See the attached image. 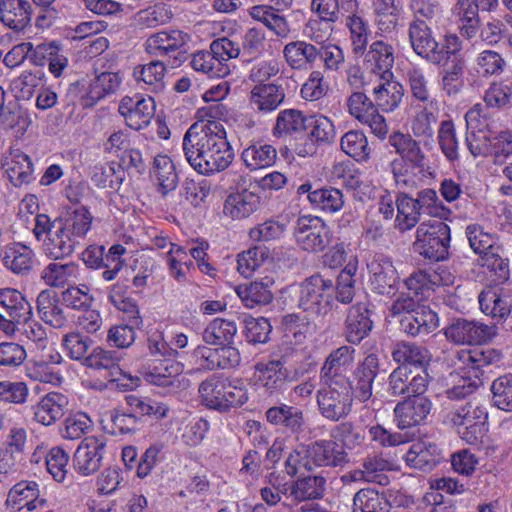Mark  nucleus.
I'll use <instances>...</instances> for the list:
<instances>
[{
  "label": "nucleus",
  "mask_w": 512,
  "mask_h": 512,
  "mask_svg": "<svg viewBox=\"0 0 512 512\" xmlns=\"http://www.w3.org/2000/svg\"><path fill=\"white\" fill-rule=\"evenodd\" d=\"M369 282L373 292L379 295H394L399 276L390 258L376 254L367 264Z\"/></svg>",
  "instance_id": "obj_13"
},
{
  "label": "nucleus",
  "mask_w": 512,
  "mask_h": 512,
  "mask_svg": "<svg viewBox=\"0 0 512 512\" xmlns=\"http://www.w3.org/2000/svg\"><path fill=\"white\" fill-rule=\"evenodd\" d=\"M7 502L19 511H33L46 504V500L39 498L38 484L33 481H21L9 491Z\"/></svg>",
  "instance_id": "obj_27"
},
{
  "label": "nucleus",
  "mask_w": 512,
  "mask_h": 512,
  "mask_svg": "<svg viewBox=\"0 0 512 512\" xmlns=\"http://www.w3.org/2000/svg\"><path fill=\"white\" fill-rule=\"evenodd\" d=\"M266 281H254L248 286H239L237 294L247 308H254L258 305H267L273 299V293L270 286L274 281L266 278Z\"/></svg>",
  "instance_id": "obj_42"
},
{
  "label": "nucleus",
  "mask_w": 512,
  "mask_h": 512,
  "mask_svg": "<svg viewBox=\"0 0 512 512\" xmlns=\"http://www.w3.org/2000/svg\"><path fill=\"white\" fill-rule=\"evenodd\" d=\"M150 173L157 181L158 189L163 196L176 189L178 176L172 160L167 155L154 157Z\"/></svg>",
  "instance_id": "obj_40"
},
{
  "label": "nucleus",
  "mask_w": 512,
  "mask_h": 512,
  "mask_svg": "<svg viewBox=\"0 0 512 512\" xmlns=\"http://www.w3.org/2000/svg\"><path fill=\"white\" fill-rule=\"evenodd\" d=\"M198 392L203 405L219 412L241 407L248 400L247 390L243 386L235 385L219 374L202 381Z\"/></svg>",
  "instance_id": "obj_5"
},
{
  "label": "nucleus",
  "mask_w": 512,
  "mask_h": 512,
  "mask_svg": "<svg viewBox=\"0 0 512 512\" xmlns=\"http://www.w3.org/2000/svg\"><path fill=\"white\" fill-rule=\"evenodd\" d=\"M93 340L80 334L79 332H71L64 335L62 346L72 360L82 361L89 355L88 351L93 345Z\"/></svg>",
  "instance_id": "obj_62"
},
{
  "label": "nucleus",
  "mask_w": 512,
  "mask_h": 512,
  "mask_svg": "<svg viewBox=\"0 0 512 512\" xmlns=\"http://www.w3.org/2000/svg\"><path fill=\"white\" fill-rule=\"evenodd\" d=\"M355 352V348L347 345L331 351L320 368V380L323 383L350 384L347 373L353 366Z\"/></svg>",
  "instance_id": "obj_11"
},
{
  "label": "nucleus",
  "mask_w": 512,
  "mask_h": 512,
  "mask_svg": "<svg viewBox=\"0 0 512 512\" xmlns=\"http://www.w3.org/2000/svg\"><path fill=\"white\" fill-rule=\"evenodd\" d=\"M260 205V196L243 189L227 196L223 212L232 219H243L253 214Z\"/></svg>",
  "instance_id": "obj_30"
},
{
  "label": "nucleus",
  "mask_w": 512,
  "mask_h": 512,
  "mask_svg": "<svg viewBox=\"0 0 512 512\" xmlns=\"http://www.w3.org/2000/svg\"><path fill=\"white\" fill-rule=\"evenodd\" d=\"M307 119L302 112L294 109L281 111L273 128V135L285 137L302 134L307 128Z\"/></svg>",
  "instance_id": "obj_46"
},
{
  "label": "nucleus",
  "mask_w": 512,
  "mask_h": 512,
  "mask_svg": "<svg viewBox=\"0 0 512 512\" xmlns=\"http://www.w3.org/2000/svg\"><path fill=\"white\" fill-rule=\"evenodd\" d=\"M432 402L425 396L410 395L394 408L395 420L400 429L422 423L430 414Z\"/></svg>",
  "instance_id": "obj_16"
},
{
  "label": "nucleus",
  "mask_w": 512,
  "mask_h": 512,
  "mask_svg": "<svg viewBox=\"0 0 512 512\" xmlns=\"http://www.w3.org/2000/svg\"><path fill=\"white\" fill-rule=\"evenodd\" d=\"M126 124L134 130H140L146 127L155 113V103L152 97L136 96V102L133 110H128Z\"/></svg>",
  "instance_id": "obj_52"
},
{
  "label": "nucleus",
  "mask_w": 512,
  "mask_h": 512,
  "mask_svg": "<svg viewBox=\"0 0 512 512\" xmlns=\"http://www.w3.org/2000/svg\"><path fill=\"white\" fill-rule=\"evenodd\" d=\"M219 346V348L198 346L194 350V355L203 361L201 366L208 370L237 367L241 361L238 349L230 344Z\"/></svg>",
  "instance_id": "obj_18"
},
{
  "label": "nucleus",
  "mask_w": 512,
  "mask_h": 512,
  "mask_svg": "<svg viewBox=\"0 0 512 512\" xmlns=\"http://www.w3.org/2000/svg\"><path fill=\"white\" fill-rule=\"evenodd\" d=\"M285 99L281 85L273 83L258 84L250 92V105L254 110L268 113L277 109Z\"/></svg>",
  "instance_id": "obj_29"
},
{
  "label": "nucleus",
  "mask_w": 512,
  "mask_h": 512,
  "mask_svg": "<svg viewBox=\"0 0 512 512\" xmlns=\"http://www.w3.org/2000/svg\"><path fill=\"white\" fill-rule=\"evenodd\" d=\"M415 200L421 215L427 214L441 220L447 218L450 214V210L443 205L437 192L433 189H424L418 192Z\"/></svg>",
  "instance_id": "obj_60"
},
{
  "label": "nucleus",
  "mask_w": 512,
  "mask_h": 512,
  "mask_svg": "<svg viewBox=\"0 0 512 512\" xmlns=\"http://www.w3.org/2000/svg\"><path fill=\"white\" fill-rule=\"evenodd\" d=\"M112 423L111 433L114 435L132 434L139 430L140 421L137 416L131 414L123 404L118 405L108 412Z\"/></svg>",
  "instance_id": "obj_53"
},
{
  "label": "nucleus",
  "mask_w": 512,
  "mask_h": 512,
  "mask_svg": "<svg viewBox=\"0 0 512 512\" xmlns=\"http://www.w3.org/2000/svg\"><path fill=\"white\" fill-rule=\"evenodd\" d=\"M66 405L67 398L63 394L48 393L33 406L34 419L42 425L50 426L64 415Z\"/></svg>",
  "instance_id": "obj_32"
},
{
  "label": "nucleus",
  "mask_w": 512,
  "mask_h": 512,
  "mask_svg": "<svg viewBox=\"0 0 512 512\" xmlns=\"http://www.w3.org/2000/svg\"><path fill=\"white\" fill-rule=\"evenodd\" d=\"M78 274V265L74 262L57 263L53 262L47 265L42 271V279L52 287H62Z\"/></svg>",
  "instance_id": "obj_51"
},
{
  "label": "nucleus",
  "mask_w": 512,
  "mask_h": 512,
  "mask_svg": "<svg viewBox=\"0 0 512 512\" xmlns=\"http://www.w3.org/2000/svg\"><path fill=\"white\" fill-rule=\"evenodd\" d=\"M326 479L322 475L299 478L291 487V495L298 501L323 498Z\"/></svg>",
  "instance_id": "obj_45"
},
{
  "label": "nucleus",
  "mask_w": 512,
  "mask_h": 512,
  "mask_svg": "<svg viewBox=\"0 0 512 512\" xmlns=\"http://www.w3.org/2000/svg\"><path fill=\"white\" fill-rule=\"evenodd\" d=\"M408 37L412 50L427 62L444 66L452 55L462 50V41L456 34H446L443 42L439 43L432 29L424 19H414L408 27Z\"/></svg>",
  "instance_id": "obj_2"
},
{
  "label": "nucleus",
  "mask_w": 512,
  "mask_h": 512,
  "mask_svg": "<svg viewBox=\"0 0 512 512\" xmlns=\"http://www.w3.org/2000/svg\"><path fill=\"white\" fill-rule=\"evenodd\" d=\"M32 15L33 7L28 0H0V22L15 32L30 26Z\"/></svg>",
  "instance_id": "obj_21"
},
{
  "label": "nucleus",
  "mask_w": 512,
  "mask_h": 512,
  "mask_svg": "<svg viewBox=\"0 0 512 512\" xmlns=\"http://www.w3.org/2000/svg\"><path fill=\"white\" fill-rule=\"evenodd\" d=\"M392 358L400 366L411 365L416 368H424L429 364L431 355L429 351L416 343L401 341L394 345Z\"/></svg>",
  "instance_id": "obj_36"
},
{
  "label": "nucleus",
  "mask_w": 512,
  "mask_h": 512,
  "mask_svg": "<svg viewBox=\"0 0 512 512\" xmlns=\"http://www.w3.org/2000/svg\"><path fill=\"white\" fill-rule=\"evenodd\" d=\"M341 149L356 161H366L369 158L370 149L364 133L349 131L341 138Z\"/></svg>",
  "instance_id": "obj_59"
},
{
  "label": "nucleus",
  "mask_w": 512,
  "mask_h": 512,
  "mask_svg": "<svg viewBox=\"0 0 512 512\" xmlns=\"http://www.w3.org/2000/svg\"><path fill=\"white\" fill-rule=\"evenodd\" d=\"M306 448L309 471L343 467L348 462L344 448L333 440H317L306 445Z\"/></svg>",
  "instance_id": "obj_12"
},
{
  "label": "nucleus",
  "mask_w": 512,
  "mask_h": 512,
  "mask_svg": "<svg viewBox=\"0 0 512 512\" xmlns=\"http://www.w3.org/2000/svg\"><path fill=\"white\" fill-rule=\"evenodd\" d=\"M397 206V222L401 230H409L414 227L421 216V212L417 209L416 200L406 194H400L396 201Z\"/></svg>",
  "instance_id": "obj_58"
},
{
  "label": "nucleus",
  "mask_w": 512,
  "mask_h": 512,
  "mask_svg": "<svg viewBox=\"0 0 512 512\" xmlns=\"http://www.w3.org/2000/svg\"><path fill=\"white\" fill-rule=\"evenodd\" d=\"M298 246L308 252L323 251L330 244V231L319 217L301 216L294 226Z\"/></svg>",
  "instance_id": "obj_10"
},
{
  "label": "nucleus",
  "mask_w": 512,
  "mask_h": 512,
  "mask_svg": "<svg viewBox=\"0 0 512 512\" xmlns=\"http://www.w3.org/2000/svg\"><path fill=\"white\" fill-rule=\"evenodd\" d=\"M400 330L410 337H424L439 326V317L430 307L422 305L399 320Z\"/></svg>",
  "instance_id": "obj_20"
},
{
  "label": "nucleus",
  "mask_w": 512,
  "mask_h": 512,
  "mask_svg": "<svg viewBox=\"0 0 512 512\" xmlns=\"http://www.w3.org/2000/svg\"><path fill=\"white\" fill-rule=\"evenodd\" d=\"M120 78L117 73L103 72L97 75L89 85L85 97V106L94 105L109 94L115 93L120 86Z\"/></svg>",
  "instance_id": "obj_43"
},
{
  "label": "nucleus",
  "mask_w": 512,
  "mask_h": 512,
  "mask_svg": "<svg viewBox=\"0 0 512 512\" xmlns=\"http://www.w3.org/2000/svg\"><path fill=\"white\" fill-rule=\"evenodd\" d=\"M451 63L446 64L441 71V86L448 96L458 95L463 87V74L465 69V60L461 53L451 56Z\"/></svg>",
  "instance_id": "obj_39"
},
{
  "label": "nucleus",
  "mask_w": 512,
  "mask_h": 512,
  "mask_svg": "<svg viewBox=\"0 0 512 512\" xmlns=\"http://www.w3.org/2000/svg\"><path fill=\"white\" fill-rule=\"evenodd\" d=\"M390 508L386 495L375 489H361L353 497V512H389Z\"/></svg>",
  "instance_id": "obj_44"
},
{
  "label": "nucleus",
  "mask_w": 512,
  "mask_h": 512,
  "mask_svg": "<svg viewBox=\"0 0 512 512\" xmlns=\"http://www.w3.org/2000/svg\"><path fill=\"white\" fill-rule=\"evenodd\" d=\"M123 405L131 414L137 416L140 422L144 416H153L157 420L163 419L167 417L169 411L168 406L162 402L134 394L125 396Z\"/></svg>",
  "instance_id": "obj_38"
},
{
  "label": "nucleus",
  "mask_w": 512,
  "mask_h": 512,
  "mask_svg": "<svg viewBox=\"0 0 512 512\" xmlns=\"http://www.w3.org/2000/svg\"><path fill=\"white\" fill-rule=\"evenodd\" d=\"M119 356L115 351L105 350L102 347H95L85 358L84 366L96 370H104L105 377L110 382H119L125 373L119 366Z\"/></svg>",
  "instance_id": "obj_26"
},
{
  "label": "nucleus",
  "mask_w": 512,
  "mask_h": 512,
  "mask_svg": "<svg viewBox=\"0 0 512 512\" xmlns=\"http://www.w3.org/2000/svg\"><path fill=\"white\" fill-rule=\"evenodd\" d=\"M388 142L399 155V158L389 162L390 172L398 186H407L411 181L407 178L410 169L424 173L428 168L427 157L420 143L410 134L394 131L389 135Z\"/></svg>",
  "instance_id": "obj_4"
},
{
  "label": "nucleus",
  "mask_w": 512,
  "mask_h": 512,
  "mask_svg": "<svg viewBox=\"0 0 512 512\" xmlns=\"http://www.w3.org/2000/svg\"><path fill=\"white\" fill-rule=\"evenodd\" d=\"M365 62L371 71L378 73L381 79L393 77L391 68L394 64V49L381 40L373 42L365 54Z\"/></svg>",
  "instance_id": "obj_33"
},
{
  "label": "nucleus",
  "mask_w": 512,
  "mask_h": 512,
  "mask_svg": "<svg viewBox=\"0 0 512 512\" xmlns=\"http://www.w3.org/2000/svg\"><path fill=\"white\" fill-rule=\"evenodd\" d=\"M439 449L429 441H418L411 445L405 455L406 463L422 472L431 471L439 463Z\"/></svg>",
  "instance_id": "obj_31"
},
{
  "label": "nucleus",
  "mask_w": 512,
  "mask_h": 512,
  "mask_svg": "<svg viewBox=\"0 0 512 512\" xmlns=\"http://www.w3.org/2000/svg\"><path fill=\"white\" fill-rule=\"evenodd\" d=\"M177 358L178 356H170L156 359L144 374L145 380L156 386L168 387L169 391L178 388V377L183 371V365Z\"/></svg>",
  "instance_id": "obj_17"
},
{
  "label": "nucleus",
  "mask_w": 512,
  "mask_h": 512,
  "mask_svg": "<svg viewBox=\"0 0 512 512\" xmlns=\"http://www.w3.org/2000/svg\"><path fill=\"white\" fill-rule=\"evenodd\" d=\"M370 310L366 302L352 305L346 319V340L351 344H359L372 330Z\"/></svg>",
  "instance_id": "obj_23"
},
{
  "label": "nucleus",
  "mask_w": 512,
  "mask_h": 512,
  "mask_svg": "<svg viewBox=\"0 0 512 512\" xmlns=\"http://www.w3.org/2000/svg\"><path fill=\"white\" fill-rule=\"evenodd\" d=\"M60 51V44L56 41L37 45L34 50V62L41 64V60L47 57L49 60V71L55 77H59L68 64L67 58Z\"/></svg>",
  "instance_id": "obj_49"
},
{
  "label": "nucleus",
  "mask_w": 512,
  "mask_h": 512,
  "mask_svg": "<svg viewBox=\"0 0 512 512\" xmlns=\"http://www.w3.org/2000/svg\"><path fill=\"white\" fill-rule=\"evenodd\" d=\"M390 78L385 77L384 81L373 89L376 108H380L384 112H392L397 109L405 92L401 83Z\"/></svg>",
  "instance_id": "obj_34"
},
{
  "label": "nucleus",
  "mask_w": 512,
  "mask_h": 512,
  "mask_svg": "<svg viewBox=\"0 0 512 512\" xmlns=\"http://www.w3.org/2000/svg\"><path fill=\"white\" fill-rule=\"evenodd\" d=\"M265 417L271 425L281 427L292 433L302 432L305 427L304 412L297 406L280 403L268 408Z\"/></svg>",
  "instance_id": "obj_24"
},
{
  "label": "nucleus",
  "mask_w": 512,
  "mask_h": 512,
  "mask_svg": "<svg viewBox=\"0 0 512 512\" xmlns=\"http://www.w3.org/2000/svg\"><path fill=\"white\" fill-rule=\"evenodd\" d=\"M277 158L274 146L257 142L242 151L241 159L251 171L272 166Z\"/></svg>",
  "instance_id": "obj_41"
},
{
  "label": "nucleus",
  "mask_w": 512,
  "mask_h": 512,
  "mask_svg": "<svg viewBox=\"0 0 512 512\" xmlns=\"http://www.w3.org/2000/svg\"><path fill=\"white\" fill-rule=\"evenodd\" d=\"M351 384L324 383L316 393L320 415L326 420L338 422L345 419L352 411L354 397Z\"/></svg>",
  "instance_id": "obj_8"
},
{
  "label": "nucleus",
  "mask_w": 512,
  "mask_h": 512,
  "mask_svg": "<svg viewBox=\"0 0 512 512\" xmlns=\"http://www.w3.org/2000/svg\"><path fill=\"white\" fill-rule=\"evenodd\" d=\"M191 66L195 71L202 72L211 78L225 77L230 73L229 66L215 61L210 51H200L193 54Z\"/></svg>",
  "instance_id": "obj_56"
},
{
  "label": "nucleus",
  "mask_w": 512,
  "mask_h": 512,
  "mask_svg": "<svg viewBox=\"0 0 512 512\" xmlns=\"http://www.w3.org/2000/svg\"><path fill=\"white\" fill-rule=\"evenodd\" d=\"M165 72L164 63L153 60L145 65L135 67L133 75L137 81H142L151 86L153 91H157L163 88Z\"/></svg>",
  "instance_id": "obj_57"
},
{
  "label": "nucleus",
  "mask_w": 512,
  "mask_h": 512,
  "mask_svg": "<svg viewBox=\"0 0 512 512\" xmlns=\"http://www.w3.org/2000/svg\"><path fill=\"white\" fill-rule=\"evenodd\" d=\"M237 333L234 321L216 318L203 331V340L210 345L231 344Z\"/></svg>",
  "instance_id": "obj_48"
},
{
  "label": "nucleus",
  "mask_w": 512,
  "mask_h": 512,
  "mask_svg": "<svg viewBox=\"0 0 512 512\" xmlns=\"http://www.w3.org/2000/svg\"><path fill=\"white\" fill-rule=\"evenodd\" d=\"M450 227L441 220L421 223L416 230L414 251L432 261H441L448 256Z\"/></svg>",
  "instance_id": "obj_7"
},
{
  "label": "nucleus",
  "mask_w": 512,
  "mask_h": 512,
  "mask_svg": "<svg viewBox=\"0 0 512 512\" xmlns=\"http://www.w3.org/2000/svg\"><path fill=\"white\" fill-rule=\"evenodd\" d=\"M182 149L190 166L202 175L224 171L234 158L226 130L217 121L193 124L184 134Z\"/></svg>",
  "instance_id": "obj_1"
},
{
  "label": "nucleus",
  "mask_w": 512,
  "mask_h": 512,
  "mask_svg": "<svg viewBox=\"0 0 512 512\" xmlns=\"http://www.w3.org/2000/svg\"><path fill=\"white\" fill-rule=\"evenodd\" d=\"M2 168L15 187L29 184L34 179L33 163L30 157L19 149L11 150L3 157Z\"/></svg>",
  "instance_id": "obj_22"
},
{
  "label": "nucleus",
  "mask_w": 512,
  "mask_h": 512,
  "mask_svg": "<svg viewBox=\"0 0 512 512\" xmlns=\"http://www.w3.org/2000/svg\"><path fill=\"white\" fill-rule=\"evenodd\" d=\"M36 303L39 317L44 323L56 329L68 326V317L56 295H52L49 290H43L38 294Z\"/></svg>",
  "instance_id": "obj_25"
},
{
  "label": "nucleus",
  "mask_w": 512,
  "mask_h": 512,
  "mask_svg": "<svg viewBox=\"0 0 512 512\" xmlns=\"http://www.w3.org/2000/svg\"><path fill=\"white\" fill-rule=\"evenodd\" d=\"M283 54L288 65L293 69H306L318 59V48L306 41H294L286 44Z\"/></svg>",
  "instance_id": "obj_35"
},
{
  "label": "nucleus",
  "mask_w": 512,
  "mask_h": 512,
  "mask_svg": "<svg viewBox=\"0 0 512 512\" xmlns=\"http://www.w3.org/2000/svg\"><path fill=\"white\" fill-rule=\"evenodd\" d=\"M172 16L170 7L164 3H159L139 11L136 15V20L144 28H156L167 24L172 19Z\"/></svg>",
  "instance_id": "obj_61"
},
{
  "label": "nucleus",
  "mask_w": 512,
  "mask_h": 512,
  "mask_svg": "<svg viewBox=\"0 0 512 512\" xmlns=\"http://www.w3.org/2000/svg\"><path fill=\"white\" fill-rule=\"evenodd\" d=\"M308 201L313 208L328 213H334L342 209L344 205L343 193L333 187H323L314 190L308 196Z\"/></svg>",
  "instance_id": "obj_50"
},
{
  "label": "nucleus",
  "mask_w": 512,
  "mask_h": 512,
  "mask_svg": "<svg viewBox=\"0 0 512 512\" xmlns=\"http://www.w3.org/2000/svg\"><path fill=\"white\" fill-rule=\"evenodd\" d=\"M380 373V360L374 353L368 354L352 372L350 379L352 396L360 402L368 401L373 394V384Z\"/></svg>",
  "instance_id": "obj_14"
},
{
  "label": "nucleus",
  "mask_w": 512,
  "mask_h": 512,
  "mask_svg": "<svg viewBox=\"0 0 512 512\" xmlns=\"http://www.w3.org/2000/svg\"><path fill=\"white\" fill-rule=\"evenodd\" d=\"M334 283L320 274L306 278L299 285L298 307L316 317H325L333 305Z\"/></svg>",
  "instance_id": "obj_6"
},
{
  "label": "nucleus",
  "mask_w": 512,
  "mask_h": 512,
  "mask_svg": "<svg viewBox=\"0 0 512 512\" xmlns=\"http://www.w3.org/2000/svg\"><path fill=\"white\" fill-rule=\"evenodd\" d=\"M0 305L7 316L17 320V323L29 320L32 317L31 304L16 289H0Z\"/></svg>",
  "instance_id": "obj_37"
},
{
  "label": "nucleus",
  "mask_w": 512,
  "mask_h": 512,
  "mask_svg": "<svg viewBox=\"0 0 512 512\" xmlns=\"http://www.w3.org/2000/svg\"><path fill=\"white\" fill-rule=\"evenodd\" d=\"M494 405L504 411H512V374L496 378L491 385Z\"/></svg>",
  "instance_id": "obj_64"
},
{
  "label": "nucleus",
  "mask_w": 512,
  "mask_h": 512,
  "mask_svg": "<svg viewBox=\"0 0 512 512\" xmlns=\"http://www.w3.org/2000/svg\"><path fill=\"white\" fill-rule=\"evenodd\" d=\"M92 215L84 206L75 209L67 218H61L62 227L64 230L77 238H83L91 228Z\"/></svg>",
  "instance_id": "obj_55"
},
{
  "label": "nucleus",
  "mask_w": 512,
  "mask_h": 512,
  "mask_svg": "<svg viewBox=\"0 0 512 512\" xmlns=\"http://www.w3.org/2000/svg\"><path fill=\"white\" fill-rule=\"evenodd\" d=\"M55 229L43 239V250L46 256L54 260L71 255L77 240L64 230L61 218H56Z\"/></svg>",
  "instance_id": "obj_28"
},
{
  "label": "nucleus",
  "mask_w": 512,
  "mask_h": 512,
  "mask_svg": "<svg viewBox=\"0 0 512 512\" xmlns=\"http://www.w3.org/2000/svg\"><path fill=\"white\" fill-rule=\"evenodd\" d=\"M255 369L259 373V385L269 395L284 392L287 384L291 381L290 371L283 365L281 360L257 363Z\"/></svg>",
  "instance_id": "obj_19"
},
{
  "label": "nucleus",
  "mask_w": 512,
  "mask_h": 512,
  "mask_svg": "<svg viewBox=\"0 0 512 512\" xmlns=\"http://www.w3.org/2000/svg\"><path fill=\"white\" fill-rule=\"evenodd\" d=\"M3 265L15 274H27L33 266L32 250L22 244H15L5 250Z\"/></svg>",
  "instance_id": "obj_47"
},
{
  "label": "nucleus",
  "mask_w": 512,
  "mask_h": 512,
  "mask_svg": "<svg viewBox=\"0 0 512 512\" xmlns=\"http://www.w3.org/2000/svg\"><path fill=\"white\" fill-rule=\"evenodd\" d=\"M106 448L103 438H85L73 456V466L77 473L82 476H89L96 473L100 467Z\"/></svg>",
  "instance_id": "obj_15"
},
{
  "label": "nucleus",
  "mask_w": 512,
  "mask_h": 512,
  "mask_svg": "<svg viewBox=\"0 0 512 512\" xmlns=\"http://www.w3.org/2000/svg\"><path fill=\"white\" fill-rule=\"evenodd\" d=\"M269 259L263 247H252L238 255L237 269L241 275L248 278Z\"/></svg>",
  "instance_id": "obj_63"
},
{
  "label": "nucleus",
  "mask_w": 512,
  "mask_h": 512,
  "mask_svg": "<svg viewBox=\"0 0 512 512\" xmlns=\"http://www.w3.org/2000/svg\"><path fill=\"white\" fill-rule=\"evenodd\" d=\"M457 358L468 376H462L457 384L447 389V397L451 400L464 399L473 394L482 384L485 369L498 365L503 360V354L492 347H475L458 352Z\"/></svg>",
  "instance_id": "obj_3"
},
{
  "label": "nucleus",
  "mask_w": 512,
  "mask_h": 512,
  "mask_svg": "<svg viewBox=\"0 0 512 512\" xmlns=\"http://www.w3.org/2000/svg\"><path fill=\"white\" fill-rule=\"evenodd\" d=\"M252 15L261 21L267 28L272 30L279 37H287L290 27L287 20L279 15L277 11L270 6H256L253 8Z\"/></svg>",
  "instance_id": "obj_54"
},
{
  "label": "nucleus",
  "mask_w": 512,
  "mask_h": 512,
  "mask_svg": "<svg viewBox=\"0 0 512 512\" xmlns=\"http://www.w3.org/2000/svg\"><path fill=\"white\" fill-rule=\"evenodd\" d=\"M496 334L495 325H487L461 317L453 318L444 328L446 339L457 345L483 344L491 341Z\"/></svg>",
  "instance_id": "obj_9"
}]
</instances>
